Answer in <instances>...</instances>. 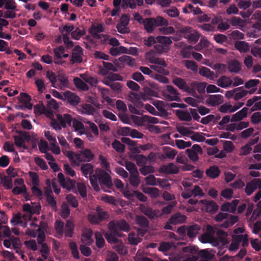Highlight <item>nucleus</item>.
<instances>
[{
  "mask_svg": "<svg viewBox=\"0 0 261 261\" xmlns=\"http://www.w3.org/2000/svg\"><path fill=\"white\" fill-rule=\"evenodd\" d=\"M248 108L244 107L240 111L233 114L231 118V122H237L242 120L247 116Z\"/></svg>",
  "mask_w": 261,
  "mask_h": 261,
  "instance_id": "obj_25",
  "label": "nucleus"
},
{
  "mask_svg": "<svg viewBox=\"0 0 261 261\" xmlns=\"http://www.w3.org/2000/svg\"><path fill=\"white\" fill-rule=\"evenodd\" d=\"M256 189V187H255V184L252 179L251 181L247 183L245 192L247 195H250Z\"/></svg>",
  "mask_w": 261,
  "mask_h": 261,
  "instance_id": "obj_55",
  "label": "nucleus"
},
{
  "mask_svg": "<svg viewBox=\"0 0 261 261\" xmlns=\"http://www.w3.org/2000/svg\"><path fill=\"white\" fill-rule=\"evenodd\" d=\"M19 100L20 102L23 103L26 109L31 110L33 104L31 103V97L26 93L21 92L20 94Z\"/></svg>",
  "mask_w": 261,
  "mask_h": 261,
  "instance_id": "obj_23",
  "label": "nucleus"
},
{
  "mask_svg": "<svg viewBox=\"0 0 261 261\" xmlns=\"http://www.w3.org/2000/svg\"><path fill=\"white\" fill-rule=\"evenodd\" d=\"M200 241L203 243H210L214 246L219 245L218 239L208 233H204L200 237Z\"/></svg>",
  "mask_w": 261,
  "mask_h": 261,
  "instance_id": "obj_18",
  "label": "nucleus"
},
{
  "mask_svg": "<svg viewBox=\"0 0 261 261\" xmlns=\"http://www.w3.org/2000/svg\"><path fill=\"white\" fill-rule=\"evenodd\" d=\"M172 83L176 86L179 89L182 91L190 93L191 91H193V89L189 87L185 80L179 77H174L172 79Z\"/></svg>",
  "mask_w": 261,
  "mask_h": 261,
  "instance_id": "obj_8",
  "label": "nucleus"
},
{
  "mask_svg": "<svg viewBox=\"0 0 261 261\" xmlns=\"http://www.w3.org/2000/svg\"><path fill=\"white\" fill-rule=\"evenodd\" d=\"M220 172L219 168L215 165L211 166L205 172L206 175L212 179H215L218 177Z\"/></svg>",
  "mask_w": 261,
  "mask_h": 261,
  "instance_id": "obj_30",
  "label": "nucleus"
},
{
  "mask_svg": "<svg viewBox=\"0 0 261 261\" xmlns=\"http://www.w3.org/2000/svg\"><path fill=\"white\" fill-rule=\"evenodd\" d=\"M177 132L184 136L189 137L190 135L194 133V132L190 130L188 127L179 126L177 127Z\"/></svg>",
  "mask_w": 261,
  "mask_h": 261,
  "instance_id": "obj_58",
  "label": "nucleus"
},
{
  "mask_svg": "<svg viewBox=\"0 0 261 261\" xmlns=\"http://www.w3.org/2000/svg\"><path fill=\"white\" fill-rule=\"evenodd\" d=\"M166 91L169 93V94H166V96L169 97L171 100H177L179 99L177 90L172 86L167 85Z\"/></svg>",
  "mask_w": 261,
  "mask_h": 261,
  "instance_id": "obj_26",
  "label": "nucleus"
},
{
  "mask_svg": "<svg viewBox=\"0 0 261 261\" xmlns=\"http://www.w3.org/2000/svg\"><path fill=\"white\" fill-rule=\"evenodd\" d=\"M104 31V28L103 25L101 23H98L96 26L92 24L91 27L89 28V32L91 35L95 38L99 39L101 36H104L103 34L98 35V33L103 32Z\"/></svg>",
  "mask_w": 261,
  "mask_h": 261,
  "instance_id": "obj_22",
  "label": "nucleus"
},
{
  "mask_svg": "<svg viewBox=\"0 0 261 261\" xmlns=\"http://www.w3.org/2000/svg\"><path fill=\"white\" fill-rule=\"evenodd\" d=\"M234 47L241 53H246L250 49L248 43L244 41H237L234 43Z\"/></svg>",
  "mask_w": 261,
  "mask_h": 261,
  "instance_id": "obj_32",
  "label": "nucleus"
},
{
  "mask_svg": "<svg viewBox=\"0 0 261 261\" xmlns=\"http://www.w3.org/2000/svg\"><path fill=\"white\" fill-rule=\"evenodd\" d=\"M152 54V51H149L146 54L147 58L150 63L157 64L164 67H167V64L163 59L152 56H151Z\"/></svg>",
  "mask_w": 261,
  "mask_h": 261,
  "instance_id": "obj_21",
  "label": "nucleus"
},
{
  "mask_svg": "<svg viewBox=\"0 0 261 261\" xmlns=\"http://www.w3.org/2000/svg\"><path fill=\"white\" fill-rule=\"evenodd\" d=\"M152 153L149 154L147 158L143 154H137L135 155V159L139 166H143L147 163V160L151 159Z\"/></svg>",
  "mask_w": 261,
  "mask_h": 261,
  "instance_id": "obj_36",
  "label": "nucleus"
},
{
  "mask_svg": "<svg viewBox=\"0 0 261 261\" xmlns=\"http://www.w3.org/2000/svg\"><path fill=\"white\" fill-rule=\"evenodd\" d=\"M94 157V154L88 148L79 151L75 155V159L79 164L83 162H89L93 160Z\"/></svg>",
  "mask_w": 261,
  "mask_h": 261,
  "instance_id": "obj_5",
  "label": "nucleus"
},
{
  "mask_svg": "<svg viewBox=\"0 0 261 261\" xmlns=\"http://www.w3.org/2000/svg\"><path fill=\"white\" fill-rule=\"evenodd\" d=\"M83 49L79 45L75 46L73 49L71 55V59L70 61L72 63H81L83 61L82 56Z\"/></svg>",
  "mask_w": 261,
  "mask_h": 261,
  "instance_id": "obj_13",
  "label": "nucleus"
},
{
  "mask_svg": "<svg viewBox=\"0 0 261 261\" xmlns=\"http://www.w3.org/2000/svg\"><path fill=\"white\" fill-rule=\"evenodd\" d=\"M75 181L70 179V178H67L65 182L62 184V186L66 188L67 190L70 191L72 189L75 187Z\"/></svg>",
  "mask_w": 261,
  "mask_h": 261,
  "instance_id": "obj_61",
  "label": "nucleus"
},
{
  "mask_svg": "<svg viewBox=\"0 0 261 261\" xmlns=\"http://www.w3.org/2000/svg\"><path fill=\"white\" fill-rule=\"evenodd\" d=\"M154 18H148L143 20L142 23L144 25L145 30L148 33H151L155 27Z\"/></svg>",
  "mask_w": 261,
  "mask_h": 261,
  "instance_id": "obj_27",
  "label": "nucleus"
},
{
  "mask_svg": "<svg viewBox=\"0 0 261 261\" xmlns=\"http://www.w3.org/2000/svg\"><path fill=\"white\" fill-rule=\"evenodd\" d=\"M89 180L90 181V184L93 187V188L96 191H98L100 190L99 187L97 183L98 178H97V175L96 173L95 174H93L91 176H89Z\"/></svg>",
  "mask_w": 261,
  "mask_h": 261,
  "instance_id": "obj_56",
  "label": "nucleus"
},
{
  "mask_svg": "<svg viewBox=\"0 0 261 261\" xmlns=\"http://www.w3.org/2000/svg\"><path fill=\"white\" fill-rule=\"evenodd\" d=\"M228 69L230 72L238 73L241 69V66L237 60H233L228 63Z\"/></svg>",
  "mask_w": 261,
  "mask_h": 261,
  "instance_id": "obj_35",
  "label": "nucleus"
},
{
  "mask_svg": "<svg viewBox=\"0 0 261 261\" xmlns=\"http://www.w3.org/2000/svg\"><path fill=\"white\" fill-rule=\"evenodd\" d=\"M108 228L110 232H107L105 234V237L108 243L111 244H116L118 242V239L117 237H120L121 233L118 230L115 229L113 226H111L108 224Z\"/></svg>",
  "mask_w": 261,
  "mask_h": 261,
  "instance_id": "obj_6",
  "label": "nucleus"
},
{
  "mask_svg": "<svg viewBox=\"0 0 261 261\" xmlns=\"http://www.w3.org/2000/svg\"><path fill=\"white\" fill-rule=\"evenodd\" d=\"M251 5L250 0H239L237 1V5L238 8L241 9L246 10L249 8Z\"/></svg>",
  "mask_w": 261,
  "mask_h": 261,
  "instance_id": "obj_60",
  "label": "nucleus"
},
{
  "mask_svg": "<svg viewBox=\"0 0 261 261\" xmlns=\"http://www.w3.org/2000/svg\"><path fill=\"white\" fill-rule=\"evenodd\" d=\"M185 65L188 69H190L195 72L197 71L198 65L196 62L192 60H185Z\"/></svg>",
  "mask_w": 261,
  "mask_h": 261,
  "instance_id": "obj_51",
  "label": "nucleus"
},
{
  "mask_svg": "<svg viewBox=\"0 0 261 261\" xmlns=\"http://www.w3.org/2000/svg\"><path fill=\"white\" fill-rule=\"evenodd\" d=\"M140 209L141 212L151 220L158 217L159 216V212L158 210H153L145 204H141Z\"/></svg>",
  "mask_w": 261,
  "mask_h": 261,
  "instance_id": "obj_15",
  "label": "nucleus"
},
{
  "mask_svg": "<svg viewBox=\"0 0 261 261\" xmlns=\"http://www.w3.org/2000/svg\"><path fill=\"white\" fill-rule=\"evenodd\" d=\"M99 184L101 186H105L111 188L113 186L111 176L105 170L97 169L95 171Z\"/></svg>",
  "mask_w": 261,
  "mask_h": 261,
  "instance_id": "obj_4",
  "label": "nucleus"
},
{
  "mask_svg": "<svg viewBox=\"0 0 261 261\" xmlns=\"http://www.w3.org/2000/svg\"><path fill=\"white\" fill-rule=\"evenodd\" d=\"M175 113L180 121L189 122L192 120V117L189 111L176 110Z\"/></svg>",
  "mask_w": 261,
  "mask_h": 261,
  "instance_id": "obj_24",
  "label": "nucleus"
},
{
  "mask_svg": "<svg viewBox=\"0 0 261 261\" xmlns=\"http://www.w3.org/2000/svg\"><path fill=\"white\" fill-rule=\"evenodd\" d=\"M217 234L219 238V242H221L223 245L228 243L227 237L228 236L227 232L222 230H218L217 232Z\"/></svg>",
  "mask_w": 261,
  "mask_h": 261,
  "instance_id": "obj_46",
  "label": "nucleus"
},
{
  "mask_svg": "<svg viewBox=\"0 0 261 261\" xmlns=\"http://www.w3.org/2000/svg\"><path fill=\"white\" fill-rule=\"evenodd\" d=\"M1 182L7 189H11L13 187L12 178L4 176L1 177Z\"/></svg>",
  "mask_w": 261,
  "mask_h": 261,
  "instance_id": "obj_53",
  "label": "nucleus"
},
{
  "mask_svg": "<svg viewBox=\"0 0 261 261\" xmlns=\"http://www.w3.org/2000/svg\"><path fill=\"white\" fill-rule=\"evenodd\" d=\"M119 60L122 63L126 64L129 66H133L136 62L135 59L130 56L123 55L119 58Z\"/></svg>",
  "mask_w": 261,
  "mask_h": 261,
  "instance_id": "obj_41",
  "label": "nucleus"
},
{
  "mask_svg": "<svg viewBox=\"0 0 261 261\" xmlns=\"http://www.w3.org/2000/svg\"><path fill=\"white\" fill-rule=\"evenodd\" d=\"M95 237L96 246L99 248L103 247L105 244V241L101 233L99 231H96L95 232Z\"/></svg>",
  "mask_w": 261,
  "mask_h": 261,
  "instance_id": "obj_43",
  "label": "nucleus"
},
{
  "mask_svg": "<svg viewBox=\"0 0 261 261\" xmlns=\"http://www.w3.org/2000/svg\"><path fill=\"white\" fill-rule=\"evenodd\" d=\"M199 203L202 205V208L211 214H214L218 210V205L213 200L203 199L199 201Z\"/></svg>",
  "mask_w": 261,
  "mask_h": 261,
  "instance_id": "obj_7",
  "label": "nucleus"
},
{
  "mask_svg": "<svg viewBox=\"0 0 261 261\" xmlns=\"http://www.w3.org/2000/svg\"><path fill=\"white\" fill-rule=\"evenodd\" d=\"M202 150L201 147L198 144L193 145L191 149L186 150V153L190 159L194 162L198 160V152L202 153Z\"/></svg>",
  "mask_w": 261,
  "mask_h": 261,
  "instance_id": "obj_10",
  "label": "nucleus"
},
{
  "mask_svg": "<svg viewBox=\"0 0 261 261\" xmlns=\"http://www.w3.org/2000/svg\"><path fill=\"white\" fill-rule=\"evenodd\" d=\"M73 81L75 85L78 88L83 90H88V85L81 79L76 77H74Z\"/></svg>",
  "mask_w": 261,
  "mask_h": 261,
  "instance_id": "obj_48",
  "label": "nucleus"
},
{
  "mask_svg": "<svg viewBox=\"0 0 261 261\" xmlns=\"http://www.w3.org/2000/svg\"><path fill=\"white\" fill-rule=\"evenodd\" d=\"M74 229V225L73 222L68 220L66 221L65 227V235L67 237H72L73 235V232Z\"/></svg>",
  "mask_w": 261,
  "mask_h": 261,
  "instance_id": "obj_39",
  "label": "nucleus"
},
{
  "mask_svg": "<svg viewBox=\"0 0 261 261\" xmlns=\"http://www.w3.org/2000/svg\"><path fill=\"white\" fill-rule=\"evenodd\" d=\"M160 171L167 174H177L179 169L173 163H169L167 165H163L160 168Z\"/></svg>",
  "mask_w": 261,
  "mask_h": 261,
  "instance_id": "obj_17",
  "label": "nucleus"
},
{
  "mask_svg": "<svg viewBox=\"0 0 261 261\" xmlns=\"http://www.w3.org/2000/svg\"><path fill=\"white\" fill-rule=\"evenodd\" d=\"M198 248L196 246H186L183 248L182 251L185 253H189L186 256V258L182 261H197L199 257L201 258L211 260L214 255L206 249L201 250L198 251Z\"/></svg>",
  "mask_w": 261,
  "mask_h": 261,
  "instance_id": "obj_1",
  "label": "nucleus"
},
{
  "mask_svg": "<svg viewBox=\"0 0 261 261\" xmlns=\"http://www.w3.org/2000/svg\"><path fill=\"white\" fill-rule=\"evenodd\" d=\"M129 181L130 184L134 187H137L140 183V180L139 177V173L138 174H130L129 177Z\"/></svg>",
  "mask_w": 261,
  "mask_h": 261,
  "instance_id": "obj_50",
  "label": "nucleus"
},
{
  "mask_svg": "<svg viewBox=\"0 0 261 261\" xmlns=\"http://www.w3.org/2000/svg\"><path fill=\"white\" fill-rule=\"evenodd\" d=\"M130 96L131 98L134 99L135 101L137 102L138 107L141 106H142L143 105V103L140 100L141 99H143V100H146L147 99V97H145V94H144L143 93H141V94H139L137 93H133L131 94Z\"/></svg>",
  "mask_w": 261,
  "mask_h": 261,
  "instance_id": "obj_47",
  "label": "nucleus"
},
{
  "mask_svg": "<svg viewBox=\"0 0 261 261\" xmlns=\"http://www.w3.org/2000/svg\"><path fill=\"white\" fill-rule=\"evenodd\" d=\"M81 170L83 174L87 178L88 175L89 176L94 174V167L91 163L82 164L81 167Z\"/></svg>",
  "mask_w": 261,
  "mask_h": 261,
  "instance_id": "obj_29",
  "label": "nucleus"
},
{
  "mask_svg": "<svg viewBox=\"0 0 261 261\" xmlns=\"http://www.w3.org/2000/svg\"><path fill=\"white\" fill-rule=\"evenodd\" d=\"M139 170L141 173L144 176L149 173H153L154 171V168L152 166L145 165L142 166Z\"/></svg>",
  "mask_w": 261,
  "mask_h": 261,
  "instance_id": "obj_63",
  "label": "nucleus"
},
{
  "mask_svg": "<svg viewBox=\"0 0 261 261\" xmlns=\"http://www.w3.org/2000/svg\"><path fill=\"white\" fill-rule=\"evenodd\" d=\"M184 38L187 39L190 43H196L199 39L200 34L190 27H185L180 30Z\"/></svg>",
  "mask_w": 261,
  "mask_h": 261,
  "instance_id": "obj_3",
  "label": "nucleus"
},
{
  "mask_svg": "<svg viewBox=\"0 0 261 261\" xmlns=\"http://www.w3.org/2000/svg\"><path fill=\"white\" fill-rule=\"evenodd\" d=\"M135 221L140 227L148 228L149 227V221L144 216L142 215H137L135 218Z\"/></svg>",
  "mask_w": 261,
  "mask_h": 261,
  "instance_id": "obj_34",
  "label": "nucleus"
},
{
  "mask_svg": "<svg viewBox=\"0 0 261 261\" xmlns=\"http://www.w3.org/2000/svg\"><path fill=\"white\" fill-rule=\"evenodd\" d=\"M206 86V84L204 82H193L191 84V88L193 89V91H191L190 93L192 94V95L195 96L196 94V90L199 93L202 94L205 92V89Z\"/></svg>",
  "mask_w": 261,
  "mask_h": 261,
  "instance_id": "obj_12",
  "label": "nucleus"
},
{
  "mask_svg": "<svg viewBox=\"0 0 261 261\" xmlns=\"http://www.w3.org/2000/svg\"><path fill=\"white\" fill-rule=\"evenodd\" d=\"M201 228V226L196 224L188 226L187 235L190 238H193L198 233Z\"/></svg>",
  "mask_w": 261,
  "mask_h": 261,
  "instance_id": "obj_28",
  "label": "nucleus"
},
{
  "mask_svg": "<svg viewBox=\"0 0 261 261\" xmlns=\"http://www.w3.org/2000/svg\"><path fill=\"white\" fill-rule=\"evenodd\" d=\"M108 224L110 226L111 225H112V226H114L115 229L118 231L119 230H120L123 231L128 232L130 229L129 224L123 219H121L118 221H111Z\"/></svg>",
  "mask_w": 261,
  "mask_h": 261,
  "instance_id": "obj_9",
  "label": "nucleus"
},
{
  "mask_svg": "<svg viewBox=\"0 0 261 261\" xmlns=\"http://www.w3.org/2000/svg\"><path fill=\"white\" fill-rule=\"evenodd\" d=\"M143 192L148 194L152 198L155 199L160 196V190L156 188L148 187L143 190Z\"/></svg>",
  "mask_w": 261,
  "mask_h": 261,
  "instance_id": "obj_38",
  "label": "nucleus"
},
{
  "mask_svg": "<svg viewBox=\"0 0 261 261\" xmlns=\"http://www.w3.org/2000/svg\"><path fill=\"white\" fill-rule=\"evenodd\" d=\"M81 76L85 81V82L89 84L91 86H96L97 84L98 81L95 77L87 75H81Z\"/></svg>",
  "mask_w": 261,
  "mask_h": 261,
  "instance_id": "obj_59",
  "label": "nucleus"
},
{
  "mask_svg": "<svg viewBox=\"0 0 261 261\" xmlns=\"http://www.w3.org/2000/svg\"><path fill=\"white\" fill-rule=\"evenodd\" d=\"M206 103L213 107L221 104L223 101V96L220 94L211 95L206 99Z\"/></svg>",
  "mask_w": 261,
  "mask_h": 261,
  "instance_id": "obj_19",
  "label": "nucleus"
},
{
  "mask_svg": "<svg viewBox=\"0 0 261 261\" xmlns=\"http://www.w3.org/2000/svg\"><path fill=\"white\" fill-rule=\"evenodd\" d=\"M56 117L62 127L65 128L67 125H71L72 117L70 114H65L63 115L57 114Z\"/></svg>",
  "mask_w": 261,
  "mask_h": 261,
  "instance_id": "obj_14",
  "label": "nucleus"
},
{
  "mask_svg": "<svg viewBox=\"0 0 261 261\" xmlns=\"http://www.w3.org/2000/svg\"><path fill=\"white\" fill-rule=\"evenodd\" d=\"M46 77L51 83L52 86L57 88L56 85L57 82V76L55 73L51 71H47L46 72Z\"/></svg>",
  "mask_w": 261,
  "mask_h": 261,
  "instance_id": "obj_54",
  "label": "nucleus"
},
{
  "mask_svg": "<svg viewBox=\"0 0 261 261\" xmlns=\"http://www.w3.org/2000/svg\"><path fill=\"white\" fill-rule=\"evenodd\" d=\"M93 231L91 229H87L82 234V237L84 238V241L87 245H90L93 242L92 239Z\"/></svg>",
  "mask_w": 261,
  "mask_h": 261,
  "instance_id": "obj_37",
  "label": "nucleus"
},
{
  "mask_svg": "<svg viewBox=\"0 0 261 261\" xmlns=\"http://www.w3.org/2000/svg\"><path fill=\"white\" fill-rule=\"evenodd\" d=\"M187 217L180 213H177L172 215L169 218V223L172 225H177L186 222Z\"/></svg>",
  "mask_w": 261,
  "mask_h": 261,
  "instance_id": "obj_20",
  "label": "nucleus"
},
{
  "mask_svg": "<svg viewBox=\"0 0 261 261\" xmlns=\"http://www.w3.org/2000/svg\"><path fill=\"white\" fill-rule=\"evenodd\" d=\"M82 112L87 115H93L95 112V109L90 104L84 103L82 105Z\"/></svg>",
  "mask_w": 261,
  "mask_h": 261,
  "instance_id": "obj_40",
  "label": "nucleus"
},
{
  "mask_svg": "<svg viewBox=\"0 0 261 261\" xmlns=\"http://www.w3.org/2000/svg\"><path fill=\"white\" fill-rule=\"evenodd\" d=\"M109 217L108 213L98 206L95 212L90 213L88 216L89 222L92 224H98Z\"/></svg>",
  "mask_w": 261,
  "mask_h": 261,
  "instance_id": "obj_2",
  "label": "nucleus"
},
{
  "mask_svg": "<svg viewBox=\"0 0 261 261\" xmlns=\"http://www.w3.org/2000/svg\"><path fill=\"white\" fill-rule=\"evenodd\" d=\"M112 146L119 153H123L125 151V145L117 140H114L112 144Z\"/></svg>",
  "mask_w": 261,
  "mask_h": 261,
  "instance_id": "obj_45",
  "label": "nucleus"
},
{
  "mask_svg": "<svg viewBox=\"0 0 261 261\" xmlns=\"http://www.w3.org/2000/svg\"><path fill=\"white\" fill-rule=\"evenodd\" d=\"M40 252L41 253L43 258L45 260L47 259L50 252V248L46 243L42 244Z\"/></svg>",
  "mask_w": 261,
  "mask_h": 261,
  "instance_id": "obj_52",
  "label": "nucleus"
},
{
  "mask_svg": "<svg viewBox=\"0 0 261 261\" xmlns=\"http://www.w3.org/2000/svg\"><path fill=\"white\" fill-rule=\"evenodd\" d=\"M64 100H67L68 103L73 106L77 105L81 102L79 96L70 91L64 92Z\"/></svg>",
  "mask_w": 261,
  "mask_h": 261,
  "instance_id": "obj_11",
  "label": "nucleus"
},
{
  "mask_svg": "<svg viewBox=\"0 0 261 261\" xmlns=\"http://www.w3.org/2000/svg\"><path fill=\"white\" fill-rule=\"evenodd\" d=\"M199 73L201 75L206 77L210 80H214L218 76V75H215L214 72L209 68L203 66L199 68Z\"/></svg>",
  "mask_w": 261,
  "mask_h": 261,
  "instance_id": "obj_31",
  "label": "nucleus"
},
{
  "mask_svg": "<svg viewBox=\"0 0 261 261\" xmlns=\"http://www.w3.org/2000/svg\"><path fill=\"white\" fill-rule=\"evenodd\" d=\"M156 40L159 43L167 46H169L172 43L171 38L166 36H159L156 38Z\"/></svg>",
  "mask_w": 261,
  "mask_h": 261,
  "instance_id": "obj_49",
  "label": "nucleus"
},
{
  "mask_svg": "<svg viewBox=\"0 0 261 261\" xmlns=\"http://www.w3.org/2000/svg\"><path fill=\"white\" fill-rule=\"evenodd\" d=\"M163 150L164 152V156L169 159H173L177 154V152L169 147H164Z\"/></svg>",
  "mask_w": 261,
  "mask_h": 261,
  "instance_id": "obj_44",
  "label": "nucleus"
},
{
  "mask_svg": "<svg viewBox=\"0 0 261 261\" xmlns=\"http://www.w3.org/2000/svg\"><path fill=\"white\" fill-rule=\"evenodd\" d=\"M128 240L129 244L135 245H137L142 241V239L138 236H136L134 233L129 234Z\"/></svg>",
  "mask_w": 261,
  "mask_h": 261,
  "instance_id": "obj_64",
  "label": "nucleus"
},
{
  "mask_svg": "<svg viewBox=\"0 0 261 261\" xmlns=\"http://www.w3.org/2000/svg\"><path fill=\"white\" fill-rule=\"evenodd\" d=\"M232 83V81L230 78L225 75H223L219 78L217 82V84L219 87L224 88L230 86Z\"/></svg>",
  "mask_w": 261,
  "mask_h": 261,
  "instance_id": "obj_33",
  "label": "nucleus"
},
{
  "mask_svg": "<svg viewBox=\"0 0 261 261\" xmlns=\"http://www.w3.org/2000/svg\"><path fill=\"white\" fill-rule=\"evenodd\" d=\"M125 167L126 169L129 172L130 174H138V173H139L137 170V168L136 165L131 162H125Z\"/></svg>",
  "mask_w": 261,
  "mask_h": 261,
  "instance_id": "obj_57",
  "label": "nucleus"
},
{
  "mask_svg": "<svg viewBox=\"0 0 261 261\" xmlns=\"http://www.w3.org/2000/svg\"><path fill=\"white\" fill-rule=\"evenodd\" d=\"M239 202V200L234 199L231 202L224 203L221 206V211L233 213L236 211L237 206Z\"/></svg>",
  "mask_w": 261,
  "mask_h": 261,
  "instance_id": "obj_16",
  "label": "nucleus"
},
{
  "mask_svg": "<svg viewBox=\"0 0 261 261\" xmlns=\"http://www.w3.org/2000/svg\"><path fill=\"white\" fill-rule=\"evenodd\" d=\"M66 199L68 204H70L72 207L75 208L78 206V202L75 196L72 194H68L66 196Z\"/></svg>",
  "mask_w": 261,
  "mask_h": 261,
  "instance_id": "obj_62",
  "label": "nucleus"
},
{
  "mask_svg": "<svg viewBox=\"0 0 261 261\" xmlns=\"http://www.w3.org/2000/svg\"><path fill=\"white\" fill-rule=\"evenodd\" d=\"M62 152L64 153V154L69 159L71 162L72 163V164L77 166L79 165V164L78 163L77 160L75 159L76 153H74L72 151H69L68 150V149L63 150Z\"/></svg>",
  "mask_w": 261,
  "mask_h": 261,
  "instance_id": "obj_42",
  "label": "nucleus"
}]
</instances>
